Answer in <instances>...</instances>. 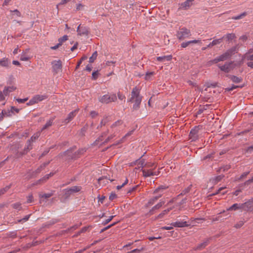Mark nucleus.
Returning a JSON list of instances; mask_svg holds the SVG:
<instances>
[{"label": "nucleus", "mask_w": 253, "mask_h": 253, "mask_svg": "<svg viewBox=\"0 0 253 253\" xmlns=\"http://www.w3.org/2000/svg\"><path fill=\"white\" fill-rule=\"evenodd\" d=\"M84 7V5L82 4H78L77 5V7H76V9L77 10H82Z\"/></svg>", "instance_id": "59"}, {"label": "nucleus", "mask_w": 253, "mask_h": 253, "mask_svg": "<svg viewBox=\"0 0 253 253\" xmlns=\"http://www.w3.org/2000/svg\"><path fill=\"white\" fill-rule=\"evenodd\" d=\"M30 57L27 55L26 52H23L20 55V59L21 61H26L29 60Z\"/></svg>", "instance_id": "25"}, {"label": "nucleus", "mask_w": 253, "mask_h": 253, "mask_svg": "<svg viewBox=\"0 0 253 253\" xmlns=\"http://www.w3.org/2000/svg\"><path fill=\"white\" fill-rule=\"evenodd\" d=\"M154 74L155 73L154 72L146 73L144 77L145 80L147 81L150 80Z\"/></svg>", "instance_id": "26"}, {"label": "nucleus", "mask_w": 253, "mask_h": 253, "mask_svg": "<svg viewBox=\"0 0 253 253\" xmlns=\"http://www.w3.org/2000/svg\"><path fill=\"white\" fill-rule=\"evenodd\" d=\"M10 12L13 13V15L16 17H20L21 16V13L17 9L10 10Z\"/></svg>", "instance_id": "33"}, {"label": "nucleus", "mask_w": 253, "mask_h": 253, "mask_svg": "<svg viewBox=\"0 0 253 253\" xmlns=\"http://www.w3.org/2000/svg\"><path fill=\"white\" fill-rule=\"evenodd\" d=\"M87 59V57L86 56H84L83 57H82V58L80 59V60L78 62L77 65V66H76V69L78 68L79 67V66H80L81 64L82 63V61L84 60H85Z\"/></svg>", "instance_id": "43"}, {"label": "nucleus", "mask_w": 253, "mask_h": 253, "mask_svg": "<svg viewBox=\"0 0 253 253\" xmlns=\"http://www.w3.org/2000/svg\"><path fill=\"white\" fill-rule=\"evenodd\" d=\"M189 45V42H188V41H187V42H183L181 44V46L182 48H185V47H186L187 46H188Z\"/></svg>", "instance_id": "48"}, {"label": "nucleus", "mask_w": 253, "mask_h": 253, "mask_svg": "<svg viewBox=\"0 0 253 253\" xmlns=\"http://www.w3.org/2000/svg\"><path fill=\"white\" fill-rule=\"evenodd\" d=\"M54 119V118H52L50 120H49L46 122L45 125L43 126V127L42 129V130L45 129L47 128L48 127L52 125V123H53V121Z\"/></svg>", "instance_id": "21"}, {"label": "nucleus", "mask_w": 253, "mask_h": 253, "mask_svg": "<svg viewBox=\"0 0 253 253\" xmlns=\"http://www.w3.org/2000/svg\"><path fill=\"white\" fill-rule=\"evenodd\" d=\"M15 100L19 103H23L28 100V98H25L24 99L17 98Z\"/></svg>", "instance_id": "42"}, {"label": "nucleus", "mask_w": 253, "mask_h": 253, "mask_svg": "<svg viewBox=\"0 0 253 253\" xmlns=\"http://www.w3.org/2000/svg\"><path fill=\"white\" fill-rule=\"evenodd\" d=\"M10 64V62L7 58H2L0 60V67H7Z\"/></svg>", "instance_id": "18"}, {"label": "nucleus", "mask_w": 253, "mask_h": 253, "mask_svg": "<svg viewBox=\"0 0 253 253\" xmlns=\"http://www.w3.org/2000/svg\"><path fill=\"white\" fill-rule=\"evenodd\" d=\"M40 135V133L39 132L35 133L31 138V139L28 141L26 149L27 150H30L32 149V144L31 142L35 141Z\"/></svg>", "instance_id": "10"}, {"label": "nucleus", "mask_w": 253, "mask_h": 253, "mask_svg": "<svg viewBox=\"0 0 253 253\" xmlns=\"http://www.w3.org/2000/svg\"><path fill=\"white\" fill-rule=\"evenodd\" d=\"M133 132V130H131L130 131H129L128 132H127L125 136L123 138V139H125V138H126V137H128L130 135H131L132 133Z\"/></svg>", "instance_id": "57"}, {"label": "nucleus", "mask_w": 253, "mask_h": 253, "mask_svg": "<svg viewBox=\"0 0 253 253\" xmlns=\"http://www.w3.org/2000/svg\"><path fill=\"white\" fill-rule=\"evenodd\" d=\"M208 245V240H207L205 241H204L203 243L199 244L196 249V250H202L203 249L205 248L207 245Z\"/></svg>", "instance_id": "20"}, {"label": "nucleus", "mask_w": 253, "mask_h": 253, "mask_svg": "<svg viewBox=\"0 0 253 253\" xmlns=\"http://www.w3.org/2000/svg\"><path fill=\"white\" fill-rule=\"evenodd\" d=\"M144 250V247H142L140 249H134L132 251H131L130 252V253H138L141 251H142Z\"/></svg>", "instance_id": "46"}, {"label": "nucleus", "mask_w": 253, "mask_h": 253, "mask_svg": "<svg viewBox=\"0 0 253 253\" xmlns=\"http://www.w3.org/2000/svg\"><path fill=\"white\" fill-rule=\"evenodd\" d=\"M81 188L79 186H74L70 189H66L64 191L65 194L68 196L73 192H78L80 190Z\"/></svg>", "instance_id": "14"}, {"label": "nucleus", "mask_w": 253, "mask_h": 253, "mask_svg": "<svg viewBox=\"0 0 253 253\" xmlns=\"http://www.w3.org/2000/svg\"><path fill=\"white\" fill-rule=\"evenodd\" d=\"M98 72H93L92 74V77L93 79L95 80L98 77Z\"/></svg>", "instance_id": "56"}, {"label": "nucleus", "mask_w": 253, "mask_h": 253, "mask_svg": "<svg viewBox=\"0 0 253 253\" xmlns=\"http://www.w3.org/2000/svg\"><path fill=\"white\" fill-rule=\"evenodd\" d=\"M230 79L233 82L236 83H240L241 81L240 78L234 76H232Z\"/></svg>", "instance_id": "32"}, {"label": "nucleus", "mask_w": 253, "mask_h": 253, "mask_svg": "<svg viewBox=\"0 0 253 253\" xmlns=\"http://www.w3.org/2000/svg\"><path fill=\"white\" fill-rule=\"evenodd\" d=\"M30 216V214L26 215L24 218H23L22 219L18 220V222H22V223L23 222H25L27 221L29 219Z\"/></svg>", "instance_id": "41"}, {"label": "nucleus", "mask_w": 253, "mask_h": 253, "mask_svg": "<svg viewBox=\"0 0 253 253\" xmlns=\"http://www.w3.org/2000/svg\"><path fill=\"white\" fill-rule=\"evenodd\" d=\"M53 174L52 173H50L44 176L42 179L40 180V181H45L47 179H48L51 176H52Z\"/></svg>", "instance_id": "36"}, {"label": "nucleus", "mask_w": 253, "mask_h": 253, "mask_svg": "<svg viewBox=\"0 0 253 253\" xmlns=\"http://www.w3.org/2000/svg\"><path fill=\"white\" fill-rule=\"evenodd\" d=\"M7 95H5L4 93V90H3V91H0V101L4 100L5 99V97Z\"/></svg>", "instance_id": "40"}, {"label": "nucleus", "mask_w": 253, "mask_h": 253, "mask_svg": "<svg viewBox=\"0 0 253 253\" xmlns=\"http://www.w3.org/2000/svg\"><path fill=\"white\" fill-rule=\"evenodd\" d=\"M171 59V55H167L157 57L156 58V60L159 62H164L165 61H170Z\"/></svg>", "instance_id": "16"}, {"label": "nucleus", "mask_w": 253, "mask_h": 253, "mask_svg": "<svg viewBox=\"0 0 253 253\" xmlns=\"http://www.w3.org/2000/svg\"><path fill=\"white\" fill-rule=\"evenodd\" d=\"M247 65L252 68H253V61H250L247 63Z\"/></svg>", "instance_id": "61"}, {"label": "nucleus", "mask_w": 253, "mask_h": 253, "mask_svg": "<svg viewBox=\"0 0 253 253\" xmlns=\"http://www.w3.org/2000/svg\"><path fill=\"white\" fill-rule=\"evenodd\" d=\"M9 114H7V113L5 111H2L1 113H0V120H2L3 116H10V112H8Z\"/></svg>", "instance_id": "34"}, {"label": "nucleus", "mask_w": 253, "mask_h": 253, "mask_svg": "<svg viewBox=\"0 0 253 253\" xmlns=\"http://www.w3.org/2000/svg\"><path fill=\"white\" fill-rule=\"evenodd\" d=\"M52 68L53 71L55 73H58L61 69L62 64L60 60H54L52 62Z\"/></svg>", "instance_id": "8"}, {"label": "nucleus", "mask_w": 253, "mask_h": 253, "mask_svg": "<svg viewBox=\"0 0 253 253\" xmlns=\"http://www.w3.org/2000/svg\"><path fill=\"white\" fill-rule=\"evenodd\" d=\"M233 50H228L220 56L215 58L211 62L214 63H216L220 61H224L227 59H228L232 54Z\"/></svg>", "instance_id": "5"}, {"label": "nucleus", "mask_w": 253, "mask_h": 253, "mask_svg": "<svg viewBox=\"0 0 253 253\" xmlns=\"http://www.w3.org/2000/svg\"><path fill=\"white\" fill-rule=\"evenodd\" d=\"M9 188V186H6L3 189H1L0 190V195L1 194H4L8 189Z\"/></svg>", "instance_id": "50"}, {"label": "nucleus", "mask_w": 253, "mask_h": 253, "mask_svg": "<svg viewBox=\"0 0 253 253\" xmlns=\"http://www.w3.org/2000/svg\"><path fill=\"white\" fill-rule=\"evenodd\" d=\"M97 56V51H95L92 55V56L89 58V61L90 63H92L96 59Z\"/></svg>", "instance_id": "30"}, {"label": "nucleus", "mask_w": 253, "mask_h": 253, "mask_svg": "<svg viewBox=\"0 0 253 253\" xmlns=\"http://www.w3.org/2000/svg\"><path fill=\"white\" fill-rule=\"evenodd\" d=\"M85 70L88 72L91 71L92 70V67L91 65H87L85 67Z\"/></svg>", "instance_id": "63"}, {"label": "nucleus", "mask_w": 253, "mask_h": 253, "mask_svg": "<svg viewBox=\"0 0 253 253\" xmlns=\"http://www.w3.org/2000/svg\"><path fill=\"white\" fill-rule=\"evenodd\" d=\"M68 40V36L66 35L64 36L62 38L59 39L58 42H59V44L62 45L63 42Z\"/></svg>", "instance_id": "31"}, {"label": "nucleus", "mask_w": 253, "mask_h": 253, "mask_svg": "<svg viewBox=\"0 0 253 253\" xmlns=\"http://www.w3.org/2000/svg\"><path fill=\"white\" fill-rule=\"evenodd\" d=\"M154 169H142L143 176L145 177H150L151 176L158 175L159 174V170H154Z\"/></svg>", "instance_id": "6"}, {"label": "nucleus", "mask_w": 253, "mask_h": 253, "mask_svg": "<svg viewBox=\"0 0 253 253\" xmlns=\"http://www.w3.org/2000/svg\"><path fill=\"white\" fill-rule=\"evenodd\" d=\"M114 217V216H111L108 219L105 220L104 221H103V224L105 225L107 223H108L110 221H111V220Z\"/></svg>", "instance_id": "47"}, {"label": "nucleus", "mask_w": 253, "mask_h": 253, "mask_svg": "<svg viewBox=\"0 0 253 253\" xmlns=\"http://www.w3.org/2000/svg\"><path fill=\"white\" fill-rule=\"evenodd\" d=\"M218 67L221 71H224L225 73L229 72L232 69L231 63H226L224 65H218Z\"/></svg>", "instance_id": "12"}, {"label": "nucleus", "mask_w": 253, "mask_h": 253, "mask_svg": "<svg viewBox=\"0 0 253 253\" xmlns=\"http://www.w3.org/2000/svg\"><path fill=\"white\" fill-rule=\"evenodd\" d=\"M16 87L13 85L11 86L5 87L4 88V93L5 95H8L11 92L14 91Z\"/></svg>", "instance_id": "19"}, {"label": "nucleus", "mask_w": 253, "mask_h": 253, "mask_svg": "<svg viewBox=\"0 0 253 253\" xmlns=\"http://www.w3.org/2000/svg\"><path fill=\"white\" fill-rule=\"evenodd\" d=\"M156 167L155 163H147L145 164L143 169H155Z\"/></svg>", "instance_id": "23"}, {"label": "nucleus", "mask_w": 253, "mask_h": 253, "mask_svg": "<svg viewBox=\"0 0 253 253\" xmlns=\"http://www.w3.org/2000/svg\"><path fill=\"white\" fill-rule=\"evenodd\" d=\"M34 101H35V103H37L40 101H42L47 98V96L45 95H36L34 96L33 97Z\"/></svg>", "instance_id": "17"}, {"label": "nucleus", "mask_w": 253, "mask_h": 253, "mask_svg": "<svg viewBox=\"0 0 253 253\" xmlns=\"http://www.w3.org/2000/svg\"><path fill=\"white\" fill-rule=\"evenodd\" d=\"M192 4L191 3H189L187 1H186L181 4L180 8L186 9L187 8L189 7Z\"/></svg>", "instance_id": "29"}, {"label": "nucleus", "mask_w": 253, "mask_h": 253, "mask_svg": "<svg viewBox=\"0 0 253 253\" xmlns=\"http://www.w3.org/2000/svg\"><path fill=\"white\" fill-rule=\"evenodd\" d=\"M117 100V96L115 94H105L99 97V100L101 103H109L114 102Z\"/></svg>", "instance_id": "4"}, {"label": "nucleus", "mask_w": 253, "mask_h": 253, "mask_svg": "<svg viewBox=\"0 0 253 253\" xmlns=\"http://www.w3.org/2000/svg\"><path fill=\"white\" fill-rule=\"evenodd\" d=\"M230 168L229 166H226L221 168L220 170L223 171L227 170Z\"/></svg>", "instance_id": "62"}, {"label": "nucleus", "mask_w": 253, "mask_h": 253, "mask_svg": "<svg viewBox=\"0 0 253 253\" xmlns=\"http://www.w3.org/2000/svg\"><path fill=\"white\" fill-rule=\"evenodd\" d=\"M142 101V97L140 95V90L137 87L132 89L131 92V97L129 101L134 103L133 106L134 110H137L139 108V105Z\"/></svg>", "instance_id": "1"}, {"label": "nucleus", "mask_w": 253, "mask_h": 253, "mask_svg": "<svg viewBox=\"0 0 253 253\" xmlns=\"http://www.w3.org/2000/svg\"><path fill=\"white\" fill-rule=\"evenodd\" d=\"M162 230H171L173 229V226L171 225V226H163L161 227V228Z\"/></svg>", "instance_id": "52"}, {"label": "nucleus", "mask_w": 253, "mask_h": 253, "mask_svg": "<svg viewBox=\"0 0 253 253\" xmlns=\"http://www.w3.org/2000/svg\"><path fill=\"white\" fill-rule=\"evenodd\" d=\"M19 111V109H17L14 107H11V112L12 113H13L14 112H15L16 113H18Z\"/></svg>", "instance_id": "55"}, {"label": "nucleus", "mask_w": 253, "mask_h": 253, "mask_svg": "<svg viewBox=\"0 0 253 253\" xmlns=\"http://www.w3.org/2000/svg\"><path fill=\"white\" fill-rule=\"evenodd\" d=\"M170 210H171V209H169L165 210L163 211L161 213H160L158 215V216L156 218H163L165 215L167 214L170 211Z\"/></svg>", "instance_id": "27"}, {"label": "nucleus", "mask_w": 253, "mask_h": 253, "mask_svg": "<svg viewBox=\"0 0 253 253\" xmlns=\"http://www.w3.org/2000/svg\"><path fill=\"white\" fill-rule=\"evenodd\" d=\"M200 126H197L192 129L189 134V138L191 141H196L198 139V132Z\"/></svg>", "instance_id": "7"}, {"label": "nucleus", "mask_w": 253, "mask_h": 253, "mask_svg": "<svg viewBox=\"0 0 253 253\" xmlns=\"http://www.w3.org/2000/svg\"><path fill=\"white\" fill-rule=\"evenodd\" d=\"M118 96L119 99L123 100L125 99V96L123 94H121L120 92L118 93Z\"/></svg>", "instance_id": "49"}, {"label": "nucleus", "mask_w": 253, "mask_h": 253, "mask_svg": "<svg viewBox=\"0 0 253 253\" xmlns=\"http://www.w3.org/2000/svg\"><path fill=\"white\" fill-rule=\"evenodd\" d=\"M52 195V194L51 193L43 194H41L40 197L42 198L47 199L48 198H50Z\"/></svg>", "instance_id": "38"}, {"label": "nucleus", "mask_w": 253, "mask_h": 253, "mask_svg": "<svg viewBox=\"0 0 253 253\" xmlns=\"http://www.w3.org/2000/svg\"><path fill=\"white\" fill-rule=\"evenodd\" d=\"M114 137V135L112 134H111L110 135L108 136L106 139L104 140V142L106 143L108 141H109L111 139H112Z\"/></svg>", "instance_id": "60"}, {"label": "nucleus", "mask_w": 253, "mask_h": 253, "mask_svg": "<svg viewBox=\"0 0 253 253\" xmlns=\"http://www.w3.org/2000/svg\"><path fill=\"white\" fill-rule=\"evenodd\" d=\"M246 15V13L244 12L238 16L233 17L232 19H235V20H239L240 19L242 18L243 17L245 16Z\"/></svg>", "instance_id": "37"}, {"label": "nucleus", "mask_w": 253, "mask_h": 253, "mask_svg": "<svg viewBox=\"0 0 253 253\" xmlns=\"http://www.w3.org/2000/svg\"><path fill=\"white\" fill-rule=\"evenodd\" d=\"M164 204V202H160V203H159L158 204H157L156 206H155L149 211V213L150 214H152L153 213V211L155 210H157V209H160L162 206V205Z\"/></svg>", "instance_id": "22"}, {"label": "nucleus", "mask_w": 253, "mask_h": 253, "mask_svg": "<svg viewBox=\"0 0 253 253\" xmlns=\"http://www.w3.org/2000/svg\"><path fill=\"white\" fill-rule=\"evenodd\" d=\"M244 224V222L243 221H239L237 224H236L235 226L236 228H240Z\"/></svg>", "instance_id": "51"}, {"label": "nucleus", "mask_w": 253, "mask_h": 253, "mask_svg": "<svg viewBox=\"0 0 253 253\" xmlns=\"http://www.w3.org/2000/svg\"><path fill=\"white\" fill-rule=\"evenodd\" d=\"M123 122L122 120H118L115 122L111 126V129L112 132H114V133L116 131H119L120 130V129L123 127Z\"/></svg>", "instance_id": "9"}, {"label": "nucleus", "mask_w": 253, "mask_h": 253, "mask_svg": "<svg viewBox=\"0 0 253 253\" xmlns=\"http://www.w3.org/2000/svg\"><path fill=\"white\" fill-rule=\"evenodd\" d=\"M171 225L176 227H187L188 226V224L186 221H176L174 222H172L170 224Z\"/></svg>", "instance_id": "13"}, {"label": "nucleus", "mask_w": 253, "mask_h": 253, "mask_svg": "<svg viewBox=\"0 0 253 253\" xmlns=\"http://www.w3.org/2000/svg\"><path fill=\"white\" fill-rule=\"evenodd\" d=\"M223 177V176L222 175H219L218 176H216L215 178V181L216 182H217L219 181H220L221 180V179Z\"/></svg>", "instance_id": "58"}, {"label": "nucleus", "mask_w": 253, "mask_h": 253, "mask_svg": "<svg viewBox=\"0 0 253 253\" xmlns=\"http://www.w3.org/2000/svg\"><path fill=\"white\" fill-rule=\"evenodd\" d=\"M191 32L190 30L185 28L180 29L176 33V37L179 40H183L186 38L190 37Z\"/></svg>", "instance_id": "3"}, {"label": "nucleus", "mask_w": 253, "mask_h": 253, "mask_svg": "<svg viewBox=\"0 0 253 253\" xmlns=\"http://www.w3.org/2000/svg\"><path fill=\"white\" fill-rule=\"evenodd\" d=\"M128 183V179H126L125 182L122 184V185H118L117 187V189L119 190L121 189L123 187H124L125 185H126Z\"/></svg>", "instance_id": "44"}, {"label": "nucleus", "mask_w": 253, "mask_h": 253, "mask_svg": "<svg viewBox=\"0 0 253 253\" xmlns=\"http://www.w3.org/2000/svg\"><path fill=\"white\" fill-rule=\"evenodd\" d=\"M34 104H36L35 103V101H34L33 98H32L29 101L28 103H27V105L28 106H30V105H32Z\"/></svg>", "instance_id": "53"}, {"label": "nucleus", "mask_w": 253, "mask_h": 253, "mask_svg": "<svg viewBox=\"0 0 253 253\" xmlns=\"http://www.w3.org/2000/svg\"><path fill=\"white\" fill-rule=\"evenodd\" d=\"M77 32L80 36H87L88 34V30L87 28L81 26L80 25L78 27Z\"/></svg>", "instance_id": "11"}, {"label": "nucleus", "mask_w": 253, "mask_h": 253, "mask_svg": "<svg viewBox=\"0 0 253 253\" xmlns=\"http://www.w3.org/2000/svg\"><path fill=\"white\" fill-rule=\"evenodd\" d=\"M235 38V35L233 34H228L224 36L222 39H226L228 41L232 40Z\"/></svg>", "instance_id": "28"}, {"label": "nucleus", "mask_w": 253, "mask_h": 253, "mask_svg": "<svg viewBox=\"0 0 253 253\" xmlns=\"http://www.w3.org/2000/svg\"><path fill=\"white\" fill-rule=\"evenodd\" d=\"M33 201V196L31 195H29L28 197V199H27V203H32V202Z\"/></svg>", "instance_id": "54"}, {"label": "nucleus", "mask_w": 253, "mask_h": 253, "mask_svg": "<svg viewBox=\"0 0 253 253\" xmlns=\"http://www.w3.org/2000/svg\"><path fill=\"white\" fill-rule=\"evenodd\" d=\"M245 57L248 61H253V54L252 55L245 54Z\"/></svg>", "instance_id": "39"}, {"label": "nucleus", "mask_w": 253, "mask_h": 253, "mask_svg": "<svg viewBox=\"0 0 253 253\" xmlns=\"http://www.w3.org/2000/svg\"><path fill=\"white\" fill-rule=\"evenodd\" d=\"M77 112L78 110H76L70 113L67 118L65 120V123L67 124L69 123L71 121H72L73 119L74 118V117L76 115Z\"/></svg>", "instance_id": "15"}, {"label": "nucleus", "mask_w": 253, "mask_h": 253, "mask_svg": "<svg viewBox=\"0 0 253 253\" xmlns=\"http://www.w3.org/2000/svg\"><path fill=\"white\" fill-rule=\"evenodd\" d=\"M116 198V195L115 194H112L109 197V199L111 200H114L115 198Z\"/></svg>", "instance_id": "64"}, {"label": "nucleus", "mask_w": 253, "mask_h": 253, "mask_svg": "<svg viewBox=\"0 0 253 253\" xmlns=\"http://www.w3.org/2000/svg\"><path fill=\"white\" fill-rule=\"evenodd\" d=\"M161 197V194L158 196L154 197L151 199L147 204V206L152 205L160 197Z\"/></svg>", "instance_id": "24"}, {"label": "nucleus", "mask_w": 253, "mask_h": 253, "mask_svg": "<svg viewBox=\"0 0 253 253\" xmlns=\"http://www.w3.org/2000/svg\"><path fill=\"white\" fill-rule=\"evenodd\" d=\"M251 205V203L247 202L241 204H234L228 209V210L244 209L247 211H250L253 213V205Z\"/></svg>", "instance_id": "2"}, {"label": "nucleus", "mask_w": 253, "mask_h": 253, "mask_svg": "<svg viewBox=\"0 0 253 253\" xmlns=\"http://www.w3.org/2000/svg\"><path fill=\"white\" fill-rule=\"evenodd\" d=\"M189 44L191 43H201V41L200 40H194L188 41Z\"/></svg>", "instance_id": "45"}, {"label": "nucleus", "mask_w": 253, "mask_h": 253, "mask_svg": "<svg viewBox=\"0 0 253 253\" xmlns=\"http://www.w3.org/2000/svg\"><path fill=\"white\" fill-rule=\"evenodd\" d=\"M222 38L219 39H216V40H214L212 42V44H213V45H215L216 44L220 43L222 42Z\"/></svg>", "instance_id": "35"}]
</instances>
